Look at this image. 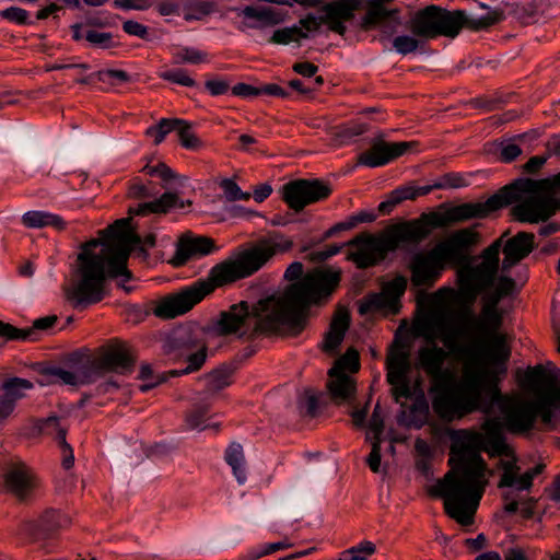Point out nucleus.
Returning a JSON list of instances; mask_svg holds the SVG:
<instances>
[{
	"label": "nucleus",
	"mask_w": 560,
	"mask_h": 560,
	"mask_svg": "<svg viewBox=\"0 0 560 560\" xmlns=\"http://www.w3.org/2000/svg\"><path fill=\"white\" fill-rule=\"evenodd\" d=\"M413 330L428 342L418 349L417 366L430 380L432 409L441 420L452 422L474 412L490 415L497 407L510 432L526 433L538 417L545 424L560 418V369L527 368L522 386L532 399L504 395L497 372L483 368L477 343H458L447 329L445 315L422 317Z\"/></svg>",
	"instance_id": "obj_1"
},
{
	"label": "nucleus",
	"mask_w": 560,
	"mask_h": 560,
	"mask_svg": "<svg viewBox=\"0 0 560 560\" xmlns=\"http://www.w3.org/2000/svg\"><path fill=\"white\" fill-rule=\"evenodd\" d=\"M511 205V214L521 223L547 222L560 211V173L540 179L516 178L483 202H464L456 206L443 203L438 210L423 213L419 219L390 225L380 236L361 233L345 244H332L325 249L312 252L308 258L314 262H323L340 253L345 246H352L355 248L348 252L347 260L359 269H368L384 260L400 244H417L432 230L471 219H483Z\"/></svg>",
	"instance_id": "obj_2"
},
{
	"label": "nucleus",
	"mask_w": 560,
	"mask_h": 560,
	"mask_svg": "<svg viewBox=\"0 0 560 560\" xmlns=\"http://www.w3.org/2000/svg\"><path fill=\"white\" fill-rule=\"evenodd\" d=\"M483 433L460 429L451 433V469L429 489V494L444 501L445 513L462 526H469L488 486L487 463L481 451L490 457L513 456L502 425L495 418L483 421Z\"/></svg>",
	"instance_id": "obj_3"
},
{
	"label": "nucleus",
	"mask_w": 560,
	"mask_h": 560,
	"mask_svg": "<svg viewBox=\"0 0 560 560\" xmlns=\"http://www.w3.org/2000/svg\"><path fill=\"white\" fill-rule=\"evenodd\" d=\"M338 287L339 273L310 272L281 294L268 295L253 305L246 301L232 304L220 313L214 330L219 336L273 335L285 327L298 335L307 325L311 307L326 304Z\"/></svg>",
	"instance_id": "obj_4"
},
{
	"label": "nucleus",
	"mask_w": 560,
	"mask_h": 560,
	"mask_svg": "<svg viewBox=\"0 0 560 560\" xmlns=\"http://www.w3.org/2000/svg\"><path fill=\"white\" fill-rule=\"evenodd\" d=\"M130 218L116 220L100 231L101 238H93L81 245L73 269V282L68 290V300L74 307H86L104 299L105 281L117 280V285L130 293L127 285L133 279L127 261L140 237L132 231Z\"/></svg>",
	"instance_id": "obj_5"
},
{
	"label": "nucleus",
	"mask_w": 560,
	"mask_h": 560,
	"mask_svg": "<svg viewBox=\"0 0 560 560\" xmlns=\"http://www.w3.org/2000/svg\"><path fill=\"white\" fill-rule=\"evenodd\" d=\"M292 247V240L279 232H272L252 247L214 265L207 278L199 279L179 292L162 299L154 307L153 314L163 319L183 315L217 288L250 277L277 253L289 252Z\"/></svg>",
	"instance_id": "obj_6"
},
{
	"label": "nucleus",
	"mask_w": 560,
	"mask_h": 560,
	"mask_svg": "<svg viewBox=\"0 0 560 560\" xmlns=\"http://www.w3.org/2000/svg\"><path fill=\"white\" fill-rule=\"evenodd\" d=\"M502 18L500 11H488L480 18H467L465 11H448L438 5H428L419 10L409 20V30L412 35L425 40L439 36L454 38L465 26L470 31L486 30Z\"/></svg>",
	"instance_id": "obj_7"
},
{
	"label": "nucleus",
	"mask_w": 560,
	"mask_h": 560,
	"mask_svg": "<svg viewBox=\"0 0 560 560\" xmlns=\"http://www.w3.org/2000/svg\"><path fill=\"white\" fill-rule=\"evenodd\" d=\"M162 351L173 362L185 360L187 366L182 370H171L161 373L158 381L140 386V390L143 393L166 382L170 377H177L199 371L206 363L208 348L197 328L179 326L165 336L162 342Z\"/></svg>",
	"instance_id": "obj_8"
},
{
	"label": "nucleus",
	"mask_w": 560,
	"mask_h": 560,
	"mask_svg": "<svg viewBox=\"0 0 560 560\" xmlns=\"http://www.w3.org/2000/svg\"><path fill=\"white\" fill-rule=\"evenodd\" d=\"M358 0H340L323 7L324 14L315 15L308 13L300 19L298 24L276 30L268 38L269 44L289 45L306 39L310 33H316L322 25H326L330 32L345 36L347 32L346 22L354 18Z\"/></svg>",
	"instance_id": "obj_9"
},
{
	"label": "nucleus",
	"mask_w": 560,
	"mask_h": 560,
	"mask_svg": "<svg viewBox=\"0 0 560 560\" xmlns=\"http://www.w3.org/2000/svg\"><path fill=\"white\" fill-rule=\"evenodd\" d=\"M503 298L494 290L482 296L481 311L478 317L468 313L464 319L475 326L479 339L487 348L488 359L491 363L502 364L501 373L506 372L505 362L510 358V350L506 348V336L500 332L503 324V311L499 308Z\"/></svg>",
	"instance_id": "obj_10"
},
{
	"label": "nucleus",
	"mask_w": 560,
	"mask_h": 560,
	"mask_svg": "<svg viewBox=\"0 0 560 560\" xmlns=\"http://www.w3.org/2000/svg\"><path fill=\"white\" fill-rule=\"evenodd\" d=\"M499 466L502 469V475L498 482V488L509 489L502 494L503 500L506 502L504 511L509 514H514L518 509V501L513 489L516 491L529 490L534 478L542 471L545 466L538 464L524 474H520V467L515 458L512 460H500Z\"/></svg>",
	"instance_id": "obj_11"
},
{
	"label": "nucleus",
	"mask_w": 560,
	"mask_h": 560,
	"mask_svg": "<svg viewBox=\"0 0 560 560\" xmlns=\"http://www.w3.org/2000/svg\"><path fill=\"white\" fill-rule=\"evenodd\" d=\"M332 192L331 186L322 179H294L282 186L281 196L290 209L295 212L305 207L326 200Z\"/></svg>",
	"instance_id": "obj_12"
},
{
	"label": "nucleus",
	"mask_w": 560,
	"mask_h": 560,
	"mask_svg": "<svg viewBox=\"0 0 560 560\" xmlns=\"http://www.w3.org/2000/svg\"><path fill=\"white\" fill-rule=\"evenodd\" d=\"M447 262L434 246L415 253L408 262L410 283L415 288L429 289L442 277Z\"/></svg>",
	"instance_id": "obj_13"
},
{
	"label": "nucleus",
	"mask_w": 560,
	"mask_h": 560,
	"mask_svg": "<svg viewBox=\"0 0 560 560\" xmlns=\"http://www.w3.org/2000/svg\"><path fill=\"white\" fill-rule=\"evenodd\" d=\"M497 272L485 264L464 265L457 271L460 295L468 303L494 284Z\"/></svg>",
	"instance_id": "obj_14"
},
{
	"label": "nucleus",
	"mask_w": 560,
	"mask_h": 560,
	"mask_svg": "<svg viewBox=\"0 0 560 560\" xmlns=\"http://www.w3.org/2000/svg\"><path fill=\"white\" fill-rule=\"evenodd\" d=\"M386 378L393 386L392 394L396 401L400 398L411 397V387L408 378L410 371L409 355L401 349H393L386 359Z\"/></svg>",
	"instance_id": "obj_15"
},
{
	"label": "nucleus",
	"mask_w": 560,
	"mask_h": 560,
	"mask_svg": "<svg viewBox=\"0 0 560 560\" xmlns=\"http://www.w3.org/2000/svg\"><path fill=\"white\" fill-rule=\"evenodd\" d=\"M416 142H386L383 135L371 141V148L358 155L357 164L368 167H380L388 164L407 152Z\"/></svg>",
	"instance_id": "obj_16"
},
{
	"label": "nucleus",
	"mask_w": 560,
	"mask_h": 560,
	"mask_svg": "<svg viewBox=\"0 0 560 560\" xmlns=\"http://www.w3.org/2000/svg\"><path fill=\"white\" fill-rule=\"evenodd\" d=\"M478 241V233L470 228L457 230L435 245L445 261L462 265L468 260V250Z\"/></svg>",
	"instance_id": "obj_17"
},
{
	"label": "nucleus",
	"mask_w": 560,
	"mask_h": 560,
	"mask_svg": "<svg viewBox=\"0 0 560 560\" xmlns=\"http://www.w3.org/2000/svg\"><path fill=\"white\" fill-rule=\"evenodd\" d=\"M217 249L214 240L208 236H183L179 238L171 264L184 266L192 257L210 255Z\"/></svg>",
	"instance_id": "obj_18"
},
{
	"label": "nucleus",
	"mask_w": 560,
	"mask_h": 560,
	"mask_svg": "<svg viewBox=\"0 0 560 560\" xmlns=\"http://www.w3.org/2000/svg\"><path fill=\"white\" fill-rule=\"evenodd\" d=\"M7 491L18 499H25L35 486L32 470L22 462H12L3 475Z\"/></svg>",
	"instance_id": "obj_19"
},
{
	"label": "nucleus",
	"mask_w": 560,
	"mask_h": 560,
	"mask_svg": "<svg viewBox=\"0 0 560 560\" xmlns=\"http://www.w3.org/2000/svg\"><path fill=\"white\" fill-rule=\"evenodd\" d=\"M69 523V518L59 511L46 510L38 518L28 522L26 525L35 540H44L54 538Z\"/></svg>",
	"instance_id": "obj_20"
},
{
	"label": "nucleus",
	"mask_w": 560,
	"mask_h": 560,
	"mask_svg": "<svg viewBox=\"0 0 560 560\" xmlns=\"http://www.w3.org/2000/svg\"><path fill=\"white\" fill-rule=\"evenodd\" d=\"M243 21L238 30L245 32L247 28L262 30L281 24L285 21L287 15L272 8H256L247 5L240 13Z\"/></svg>",
	"instance_id": "obj_21"
},
{
	"label": "nucleus",
	"mask_w": 560,
	"mask_h": 560,
	"mask_svg": "<svg viewBox=\"0 0 560 560\" xmlns=\"http://www.w3.org/2000/svg\"><path fill=\"white\" fill-rule=\"evenodd\" d=\"M57 322V315H48L35 319L28 328H16L9 323L0 320V338L5 340L36 341L39 339L40 331L50 330Z\"/></svg>",
	"instance_id": "obj_22"
},
{
	"label": "nucleus",
	"mask_w": 560,
	"mask_h": 560,
	"mask_svg": "<svg viewBox=\"0 0 560 560\" xmlns=\"http://www.w3.org/2000/svg\"><path fill=\"white\" fill-rule=\"evenodd\" d=\"M548 8L549 4L546 0H532L526 3H501V5L490 11L502 12V18L498 20L497 23L503 21L506 15H512L523 24H530L536 22Z\"/></svg>",
	"instance_id": "obj_23"
},
{
	"label": "nucleus",
	"mask_w": 560,
	"mask_h": 560,
	"mask_svg": "<svg viewBox=\"0 0 560 560\" xmlns=\"http://www.w3.org/2000/svg\"><path fill=\"white\" fill-rule=\"evenodd\" d=\"M534 240L533 233L524 231L509 238L503 246L502 270L508 271L526 258L535 248Z\"/></svg>",
	"instance_id": "obj_24"
},
{
	"label": "nucleus",
	"mask_w": 560,
	"mask_h": 560,
	"mask_svg": "<svg viewBox=\"0 0 560 560\" xmlns=\"http://www.w3.org/2000/svg\"><path fill=\"white\" fill-rule=\"evenodd\" d=\"M97 359L105 372L130 373L135 364L131 352L121 343L109 346Z\"/></svg>",
	"instance_id": "obj_25"
},
{
	"label": "nucleus",
	"mask_w": 560,
	"mask_h": 560,
	"mask_svg": "<svg viewBox=\"0 0 560 560\" xmlns=\"http://www.w3.org/2000/svg\"><path fill=\"white\" fill-rule=\"evenodd\" d=\"M329 381L326 384L329 396L335 404L351 402L355 396L357 385L352 376L347 373L328 371Z\"/></svg>",
	"instance_id": "obj_26"
},
{
	"label": "nucleus",
	"mask_w": 560,
	"mask_h": 560,
	"mask_svg": "<svg viewBox=\"0 0 560 560\" xmlns=\"http://www.w3.org/2000/svg\"><path fill=\"white\" fill-rule=\"evenodd\" d=\"M185 205L190 206L191 201H179L175 192L166 191L152 201L139 203L135 208H129V213L135 215H147L150 213L165 214L173 208H184Z\"/></svg>",
	"instance_id": "obj_27"
},
{
	"label": "nucleus",
	"mask_w": 560,
	"mask_h": 560,
	"mask_svg": "<svg viewBox=\"0 0 560 560\" xmlns=\"http://www.w3.org/2000/svg\"><path fill=\"white\" fill-rule=\"evenodd\" d=\"M433 189H438L434 186V183L432 185L428 186H401L393 190L388 198L385 201H382L378 205V211L381 214H388L392 212V210L401 201L408 200V199H416L418 196H424L432 191Z\"/></svg>",
	"instance_id": "obj_28"
},
{
	"label": "nucleus",
	"mask_w": 560,
	"mask_h": 560,
	"mask_svg": "<svg viewBox=\"0 0 560 560\" xmlns=\"http://www.w3.org/2000/svg\"><path fill=\"white\" fill-rule=\"evenodd\" d=\"M350 316L347 310H340L334 316L329 329L325 335L322 349L326 352L335 351L342 342L349 328Z\"/></svg>",
	"instance_id": "obj_29"
},
{
	"label": "nucleus",
	"mask_w": 560,
	"mask_h": 560,
	"mask_svg": "<svg viewBox=\"0 0 560 560\" xmlns=\"http://www.w3.org/2000/svg\"><path fill=\"white\" fill-rule=\"evenodd\" d=\"M21 221L27 229H44L51 226L57 231H63L67 228L66 221L60 215L48 211H27L22 215Z\"/></svg>",
	"instance_id": "obj_30"
},
{
	"label": "nucleus",
	"mask_w": 560,
	"mask_h": 560,
	"mask_svg": "<svg viewBox=\"0 0 560 560\" xmlns=\"http://www.w3.org/2000/svg\"><path fill=\"white\" fill-rule=\"evenodd\" d=\"M224 459L232 468L233 475L240 485L247 480L246 462L243 446L237 442H232L225 450Z\"/></svg>",
	"instance_id": "obj_31"
},
{
	"label": "nucleus",
	"mask_w": 560,
	"mask_h": 560,
	"mask_svg": "<svg viewBox=\"0 0 560 560\" xmlns=\"http://www.w3.org/2000/svg\"><path fill=\"white\" fill-rule=\"evenodd\" d=\"M232 94L241 97H254L261 94H267L270 96L278 97H288L289 92L282 89L280 85L276 83L265 84L260 88L253 86L247 83H237L232 88Z\"/></svg>",
	"instance_id": "obj_32"
},
{
	"label": "nucleus",
	"mask_w": 560,
	"mask_h": 560,
	"mask_svg": "<svg viewBox=\"0 0 560 560\" xmlns=\"http://www.w3.org/2000/svg\"><path fill=\"white\" fill-rule=\"evenodd\" d=\"M210 410V402L202 400L192 406V408L186 413L185 422L190 430H206L208 428L219 429V423L209 424L207 423V415Z\"/></svg>",
	"instance_id": "obj_33"
},
{
	"label": "nucleus",
	"mask_w": 560,
	"mask_h": 560,
	"mask_svg": "<svg viewBox=\"0 0 560 560\" xmlns=\"http://www.w3.org/2000/svg\"><path fill=\"white\" fill-rule=\"evenodd\" d=\"M215 10V3L206 0H183L182 13L185 21H199Z\"/></svg>",
	"instance_id": "obj_34"
},
{
	"label": "nucleus",
	"mask_w": 560,
	"mask_h": 560,
	"mask_svg": "<svg viewBox=\"0 0 560 560\" xmlns=\"http://www.w3.org/2000/svg\"><path fill=\"white\" fill-rule=\"evenodd\" d=\"M33 388L34 384L22 377H9L1 385L2 395L11 400L15 406L20 399H23L26 396V392Z\"/></svg>",
	"instance_id": "obj_35"
},
{
	"label": "nucleus",
	"mask_w": 560,
	"mask_h": 560,
	"mask_svg": "<svg viewBox=\"0 0 560 560\" xmlns=\"http://www.w3.org/2000/svg\"><path fill=\"white\" fill-rule=\"evenodd\" d=\"M407 289V279L404 276H396L393 280L383 285V293L392 304V312L397 313L400 308V298Z\"/></svg>",
	"instance_id": "obj_36"
},
{
	"label": "nucleus",
	"mask_w": 560,
	"mask_h": 560,
	"mask_svg": "<svg viewBox=\"0 0 560 560\" xmlns=\"http://www.w3.org/2000/svg\"><path fill=\"white\" fill-rule=\"evenodd\" d=\"M233 370L228 366L219 368L206 375V387L209 394H214L232 384Z\"/></svg>",
	"instance_id": "obj_37"
},
{
	"label": "nucleus",
	"mask_w": 560,
	"mask_h": 560,
	"mask_svg": "<svg viewBox=\"0 0 560 560\" xmlns=\"http://www.w3.org/2000/svg\"><path fill=\"white\" fill-rule=\"evenodd\" d=\"M332 374L340 373H355L360 370V355L354 348H349L347 351L336 360L332 368Z\"/></svg>",
	"instance_id": "obj_38"
},
{
	"label": "nucleus",
	"mask_w": 560,
	"mask_h": 560,
	"mask_svg": "<svg viewBox=\"0 0 560 560\" xmlns=\"http://www.w3.org/2000/svg\"><path fill=\"white\" fill-rule=\"evenodd\" d=\"M105 373L103 368L100 364L98 359H94L93 361L88 362L86 364L81 365L77 371V384L85 385L93 383L96 378L102 376Z\"/></svg>",
	"instance_id": "obj_39"
},
{
	"label": "nucleus",
	"mask_w": 560,
	"mask_h": 560,
	"mask_svg": "<svg viewBox=\"0 0 560 560\" xmlns=\"http://www.w3.org/2000/svg\"><path fill=\"white\" fill-rule=\"evenodd\" d=\"M180 122L182 119L177 118H162L158 125L149 127L145 133L147 136L154 138L155 144H160L165 139V136L175 130Z\"/></svg>",
	"instance_id": "obj_40"
},
{
	"label": "nucleus",
	"mask_w": 560,
	"mask_h": 560,
	"mask_svg": "<svg viewBox=\"0 0 560 560\" xmlns=\"http://www.w3.org/2000/svg\"><path fill=\"white\" fill-rule=\"evenodd\" d=\"M384 308H388L392 311V304L388 302L383 291L381 293H375L366 296L359 304V313L361 315H365L368 313L381 311Z\"/></svg>",
	"instance_id": "obj_41"
},
{
	"label": "nucleus",
	"mask_w": 560,
	"mask_h": 560,
	"mask_svg": "<svg viewBox=\"0 0 560 560\" xmlns=\"http://www.w3.org/2000/svg\"><path fill=\"white\" fill-rule=\"evenodd\" d=\"M175 130H177L179 143L185 149L197 150L202 145L201 140L192 131L191 125L188 121L182 119V122L178 124Z\"/></svg>",
	"instance_id": "obj_42"
},
{
	"label": "nucleus",
	"mask_w": 560,
	"mask_h": 560,
	"mask_svg": "<svg viewBox=\"0 0 560 560\" xmlns=\"http://www.w3.org/2000/svg\"><path fill=\"white\" fill-rule=\"evenodd\" d=\"M44 375L47 377L49 383L78 386L75 372H71L59 366L46 369L44 371Z\"/></svg>",
	"instance_id": "obj_43"
},
{
	"label": "nucleus",
	"mask_w": 560,
	"mask_h": 560,
	"mask_svg": "<svg viewBox=\"0 0 560 560\" xmlns=\"http://www.w3.org/2000/svg\"><path fill=\"white\" fill-rule=\"evenodd\" d=\"M95 79L100 82L107 83L115 86L120 83L129 82L130 75L125 70L119 69H105L93 73Z\"/></svg>",
	"instance_id": "obj_44"
},
{
	"label": "nucleus",
	"mask_w": 560,
	"mask_h": 560,
	"mask_svg": "<svg viewBox=\"0 0 560 560\" xmlns=\"http://www.w3.org/2000/svg\"><path fill=\"white\" fill-rule=\"evenodd\" d=\"M159 77L165 81L176 83L183 86H196V81L189 77L188 71L182 68L163 71Z\"/></svg>",
	"instance_id": "obj_45"
},
{
	"label": "nucleus",
	"mask_w": 560,
	"mask_h": 560,
	"mask_svg": "<svg viewBox=\"0 0 560 560\" xmlns=\"http://www.w3.org/2000/svg\"><path fill=\"white\" fill-rule=\"evenodd\" d=\"M502 246V238L495 240L490 246L483 249L481 254V261L479 264L487 265L491 270L498 273L499 270V255Z\"/></svg>",
	"instance_id": "obj_46"
},
{
	"label": "nucleus",
	"mask_w": 560,
	"mask_h": 560,
	"mask_svg": "<svg viewBox=\"0 0 560 560\" xmlns=\"http://www.w3.org/2000/svg\"><path fill=\"white\" fill-rule=\"evenodd\" d=\"M421 42L415 35H399L393 39V48L400 55L415 52Z\"/></svg>",
	"instance_id": "obj_47"
},
{
	"label": "nucleus",
	"mask_w": 560,
	"mask_h": 560,
	"mask_svg": "<svg viewBox=\"0 0 560 560\" xmlns=\"http://www.w3.org/2000/svg\"><path fill=\"white\" fill-rule=\"evenodd\" d=\"M298 406L302 415L313 418L317 415L318 399L312 390L307 389L299 398Z\"/></svg>",
	"instance_id": "obj_48"
},
{
	"label": "nucleus",
	"mask_w": 560,
	"mask_h": 560,
	"mask_svg": "<svg viewBox=\"0 0 560 560\" xmlns=\"http://www.w3.org/2000/svg\"><path fill=\"white\" fill-rule=\"evenodd\" d=\"M0 16L18 25H31L30 14L25 9L20 7H9L0 11Z\"/></svg>",
	"instance_id": "obj_49"
},
{
	"label": "nucleus",
	"mask_w": 560,
	"mask_h": 560,
	"mask_svg": "<svg viewBox=\"0 0 560 560\" xmlns=\"http://www.w3.org/2000/svg\"><path fill=\"white\" fill-rule=\"evenodd\" d=\"M84 38L94 47L97 48H110L114 46L113 34L107 32H97L89 30L84 34Z\"/></svg>",
	"instance_id": "obj_50"
},
{
	"label": "nucleus",
	"mask_w": 560,
	"mask_h": 560,
	"mask_svg": "<svg viewBox=\"0 0 560 560\" xmlns=\"http://www.w3.org/2000/svg\"><path fill=\"white\" fill-rule=\"evenodd\" d=\"M220 186L229 201L247 200L250 197L249 192H243L240 186L232 179H223Z\"/></svg>",
	"instance_id": "obj_51"
},
{
	"label": "nucleus",
	"mask_w": 560,
	"mask_h": 560,
	"mask_svg": "<svg viewBox=\"0 0 560 560\" xmlns=\"http://www.w3.org/2000/svg\"><path fill=\"white\" fill-rule=\"evenodd\" d=\"M384 431V419L382 416V410L380 404H376L374 407V410L372 412V416L369 420V433L366 435V439L370 440V434L373 433V436L381 438Z\"/></svg>",
	"instance_id": "obj_52"
},
{
	"label": "nucleus",
	"mask_w": 560,
	"mask_h": 560,
	"mask_svg": "<svg viewBox=\"0 0 560 560\" xmlns=\"http://www.w3.org/2000/svg\"><path fill=\"white\" fill-rule=\"evenodd\" d=\"M182 1L183 0H152V7L164 16L179 14L182 11Z\"/></svg>",
	"instance_id": "obj_53"
},
{
	"label": "nucleus",
	"mask_w": 560,
	"mask_h": 560,
	"mask_svg": "<svg viewBox=\"0 0 560 560\" xmlns=\"http://www.w3.org/2000/svg\"><path fill=\"white\" fill-rule=\"evenodd\" d=\"M371 452L366 458V464L373 472H378L381 467V442L382 439L372 436L371 439Z\"/></svg>",
	"instance_id": "obj_54"
},
{
	"label": "nucleus",
	"mask_w": 560,
	"mask_h": 560,
	"mask_svg": "<svg viewBox=\"0 0 560 560\" xmlns=\"http://www.w3.org/2000/svg\"><path fill=\"white\" fill-rule=\"evenodd\" d=\"M521 154L522 149L520 148L518 144L514 142V140H508L501 143L500 159L503 162L510 163L514 161L516 158H518Z\"/></svg>",
	"instance_id": "obj_55"
},
{
	"label": "nucleus",
	"mask_w": 560,
	"mask_h": 560,
	"mask_svg": "<svg viewBox=\"0 0 560 560\" xmlns=\"http://www.w3.org/2000/svg\"><path fill=\"white\" fill-rule=\"evenodd\" d=\"M466 182L463 176L457 173H447L441 177L439 182L434 183V186L441 188H459L464 187Z\"/></svg>",
	"instance_id": "obj_56"
},
{
	"label": "nucleus",
	"mask_w": 560,
	"mask_h": 560,
	"mask_svg": "<svg viewBox=\"0 0 560 560\" xmlns=\"http://www.w3.org/2000/svg\"><path fill=\"white\" fill-rule=\"evenodd\" d=\"M113 5L121 10L144 11L152 7V0H114Z\"/></svg>",
	"instance_id": "obj_57"
},
{
	"label": "nucleus",
	"mask_w": 560,
	"mask_h": 560,
	"mask_svg": "<svg viewBox=\"0 0 560 560\" xmlns=\"http://www.w3.org/2000/svg\"><path fill=\"white\" fill-rule=\"evenodd\" d=\"M122 30L130 36H136L142 39H147L149 37V28L148 26L133 21L127 20L122 23Z\"/></svg>",
	"instance_id": "obj_58"
},
{
	"label": "nucleus",
	"mask_w": 560,
	"mask_h": 560,
	"mask_svg": "<svg viewBox=\"0 0 560 560\" xmlns=\"http://www.w3.org/2000/svg\"><path fill=\"white\" fill-rule=\"evenodd\" d=\"M66 430H59V444L63 454L62 466L65 469H70L74 464V456L71 446L66 441Z\"/></svg>",
	"instance_id": "obj_59"
},
{
	"label": "nucleus",
	"mask_w": 560,
	"mask_h": 560,
	"mask_svg": "<svg viewBox=\"0 0 560 560\" xmlns=\"http://www.w3.org/2000/svg\"><path fill=\"white\" fill-rule=\"evenodd\" d=\"M515 288L516 283L514 279L506 276H501L498 278L493 290L504 299L509 295H512L515 291Z\"/></svg>",
	"instance_id": "obj_60"
},
{
	"label": "nucleus",
	"mask_w": 560,
	"mask_h": 560,
	"mask_svg": "<svg viewBox=\"0 0 560 560\" xmlns=\"http://www.w3.org/2000/svg\"><path fill=\"white\" fill-rule=\"evenodd\" d=\"M205 88L212 96H219L230 90V82L224 79H210L206 81Z\"/></svg>",
	"instance_id": "obj_61"
},
{
	"label": "nucleus",
	"mask_w": 560,
	"mask_h": 560,
	"mask_svg": "<svg viewBox=\"0 0 560 560\" xmlns=\"http://www.w3.org/2000/svg\"><path fill=\"white\" fill-rule=\"evenodd\" d=\"M400 24V19L398 15H394L392 19L386 20L382 24L378 25L381 28V36L378 37L380 42H385L389 37H392L396 33L397 26Z\"/></svg>",
	"instance_id": "obj_62"
},
{
	"label": "nucleus",
	"mask_w": 560,
	"mask_h": 560,
	"mask_svg": "<svg viewBox=\"0 0 560 560\" xmlns=\"http://www.w3.org/2000/svg\"><path fill=\"white\" fill-rule=\"evenodd\" d=\"M353 217L350 215L348 217L345 221H341V222H338L336 223L335 225H332L330 229H328L323 237L319 240V242L322 241H325L334 235H336L337 233L341 232V231H348V230H352L353 228L357 226L355 222L353 221Z\"/></svg>",
	"instance_id": "obj_63"
},
{
	"label": "nucleus",
	"mask_w": 560,
	"mask_h": 560,
	"mask_svg": "<svg viewBox=\"0 0 560 560\" xmlns=\"http://www.w3.org/2000/svg\"><path fill=\"white\" fill-rule=\"evenodd\" d=\"M179 57L180 61L184 63L198 65L205 61L206 54L195 48H184Z\"/></svg>",
	"instance_id": "obj_64"
}]
</instances>
